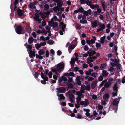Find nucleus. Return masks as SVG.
<instances>
[{"mask_svg": "<svg viewBox=\"0 0 125 125\" xmlns=\"http://www.w3.org/2000/svg\"><path fill=\"white\" fill-rule=\"evenodd\" d=\"M56 66L58 72L60 73L61 72L62 69L64 68V63L61 62L57 64Z\"/></svg>", "mask_w": 125, "mask_h": 125, "instance_id": "nucleus-1", "label": "nucleus"}, {"mask_svg": "<svg viewBox=\"0 0 125 125\" xmlns=\"http://www.w3.org/2000/svg\"><path fill=\"white\" fill-rule=\"evenodd\" d=\"M22 27L21 25H17L16 26L15 31L16 32L19 34H23L22 33Z\"/></svg>", "mask_w": 125, "mask_h": 125, "instance_id": "nucleus-2", "label": "nucleus"}, {"mask_svg": "<svg viewBox=\"0 0 125 125\" xmlns=\"http://www.w3.org/2000/svg\"><path fill=\"white\" fill-rule=\"evenodd\" d=\"M98 26L100 27L98 29L96 32H98L101 31H103L105 29V26L104 24H102L101 22L98 23Z\"/></svg>", "mask_w": 125, "mask_h": 125, "instance_id": "nucleus-3", "label": "nucleus"}, {"mask_svg": "<svg viewBox=\"0 0 125 125\" xmlns=\"http://www.w3.org/2000/svg\"><path fill=\"white\" fill-rule=\"evenodd\" d=\"M52 25L51 26H52L53 29L56 31H58L59 29L58 23L56 22H52Z\"/></svg>", "mask_w": 125, "mask_h": 125, "instance_id": "nucleus-4", "label": "nucleus"}, {"mask_svg": "<svg viewBox=\"0 0 125 125\" xmlns=\"http://www.w3.org/2000/svg\"><path fill=\"white\" fill-rule=\"evenodd\" d=\"M56 89L58 91V93L59 94L60 93H64L66 91V89L64 87H60L57 88Z\"/></svg>", "mask_w": 125, "mask_h": 125, "instance_id": "nucleus-5", "label": "nucleus"}, {"mask_svg": "<svg viewBox=\"0 0 125 125\" xmlns=\"http://www.w3.org/2000/svg\"><path fill=\"white\" fill-rule=\"evenodd\" d=\"M24 11L23 10H21L20 9H18L16 12L15 13V14L16 15L17 14L19 17H21Z\"/></svg>", "mask_w": 125, "mask_h": 125, "instance_id": "nucleus-6", "label": "nucleus"}, {"mask_svg": "<svg viewBox=\"0 0 125 125\" xmlns=\"http://www.w3.org/2000/svg\"><path fill=\"white\" fill-rule=\"evenodd\" d=\"M89 104L88 100L87 99H85V101H80V105H84V106H86Z\"/></svg>", "mask_w": 125, "mask_h": 125, "instance_id": "nucleus-7", "label": "nucleus"}, {"mask_svg": "<svg viewBox=\"0 0 125 125\" xmlns=\"http://www.w3.org/2000/svg\"><path fill=\"white\" fill-rule=\"evenodd\" d=\"M84 16H87L88 14L91 15L92 13V10L91 9H89L87 11L84 10L83 11Z\"/></svg>", "mask_w": 125, "mask_h": 125, "instance_id": "nucleus-8", "label": "nucleus"}, {"mask_svg": "<svg viewBox=\"0 0 125 125\" xmlns=\"http://www.w3.org/2000/svg\"><path fill=\"white\" fill-rule=\"evenodd\" d=\"M57 95L59 97L58 100L59 101H60L62 100H64L65 99V98L63 95V94H59L58 93H57Z\"/></svg>", "mask_w": 125, "mask_h": 125, "instance_id": "nucleus-9", "label": "nucleus"}, {"mask_svg": "<svg viewBox=\"0 0 125 125\" xmlns=\"http://www.w3.org/2000/svg\"><path fill=\"white\" fill-rule=\"evenodd\" d=\"M35 52L34 51H32V50H30L29 55L31 58H32L33 57L35 56Z\"/></svg>", "mask_w": 125, "mask_h": 125, "instance_id": "nucleus-10", "label": "nucleus"}, {"mask_svg": "<svg viewBox=\"0 0 125 125\" xmlns=\"http://www.w3.org/2000/svg\"><path fill=\"white\" fill-rule=\"evenodd\" d=\"M97 82V81H94L93 82L91 85V88L92 89H94L95 88L96 86V85Z\"/></svg>", "mask_w": 125, "mask_h": 125, "instance_id": "nucleus-11", "label": "nucleus"}, {"mask_svg": "<svg viewBox=\"0 0 125 125\" xmlns=\"http://www.w3.org/2000/svg\"><path fill=\"white\" fill-rule=\"evenodd\" d=\"M41 75L42 78L44 80L46 81V82L48 80V78L46 76L44 77V74L42 72H41Z\"/></svg>", "mask_w": 125, "mask_h": 125, "instance_id": "nucleus-12", "label": "nucleus"}, {"mask_svg": "<svg viewBox=\"0 0 125 125\" xmlns=\"http://www.w3.org/2000/svg\"><path fill=\"white\" fill-rule=\"evenodd\" d=\"M117 84V83H116L114 85L113 87L114 91L116 92H117L118 90V87Z\"/></svg>", "mask_w": 125, "mask_h": 125, "instance_id": "nucleus-13", "label": "nucleus"}, {"mask_svg": "<svg viewBox=\"0 0 125 125\" xmlns=\"http://www.w3.org/2000/svg\"><path fill=\"white\" fill-rule=\"evenodd\" d=\"M92 27L93 28H95L98 25L97 22L96 21H94L91 23Z\"/></svg>", "mask_w": 125, "mask_h": 125, "instance_id": "nucleus-14", "label": "nucleus"}, {"mask_svg": "<svg viewBox=\"0 0 125 125\" xmlns=\"http://www.w3.org/2000/svg\"><path fill=\"white\" fill-rule=\"evenodd\" d=\"M90 8L92 9H98L99 8V6L97 4H92Z\"/></svg>", "mask_w": 125, "mask_h": 125, "instance_id": "nucleus-15", "label": "nucleus"}, {"mask_svg": "<svg viewBox=\"0 0 125 125\" xmlns=\"http://www.w3.org/2000/svg\"><path fill=\"white\" fill-rule=\"evenodd\" d=\"M117 99H115L112 103V104L114 106H116L118 105L119 102L117 101Z\"/></svg>", "mask_w": 125, "mask_h": 125, "instance_id": "nucleus-16", "label": "nucleus"}, {"mask_svg": "<svg viewBox=\"0 0 125 125\" xmlns=\"http://www.w3.org/2000/svg\"><path fill=\"white\" fill-rule=\"evenodd\" d=\"M108 73L107 72V71L105 70H103L102 75L103 76L106 77L108 75Z\"/></svg>", "mask_w": 125, "mask_h": 125, "instance_id": "nucleus-17", "label": "nucleus"}, {"mask_svg": "<svg viewBox=\"0 0 125 125\" xmlns=\"http://www.w3.org/2000/svg\"><path fill=\"white\" fill-rule=\"evenodd\" d=\"M111 83H108L107 82L104 84V86L106 88H109L111 86Z\"/></svg>", "mask_w": 125, "mask_h": 125, "instance_id": "nucleus-18", "label": "nucleus"}, {"mask_svg": "<svg viewBox=\"0 0 125 125\" xmlns=\"http://www.w3.org/2000/svg\"><path fill=\"white\" fill-rule=\"evenodd\" d=\"M106 36H104L100 38L101 41H99L102 44H104V40Z\"/></svg>", "mask_w": 125, "mask_h": 125, "instance_id": "nucleus-19", "label": "nucleus"}, {"mask_svg": "<svg viewBox=\"0 0 125 125\" xmlns=\"http://www.w3.org/2000/svg\"><path fill=\"white\" fill-rule=\"evenodd\" d=\"M39 14L43 19H45L46 17L45 15V12H44L43 13L40 12L39 13Z\"/></svg>", "mask_w": 125, "mask_h": 125, "instance_id": "nucleus-20", "label": "nucleus"}, {"mask_svg": "<svg viewBox=\"0 0 125 125\" xmlns=\"http://www.w3.org/2000/svg\"><path fill=\"white\" fill-rule=\"evenodd\" d=\"M34 40V39L32 37H29L28 40V42L29 44H30L33 42Z\"/></svg>", "mask_w": 125, "mask_h": 125, "instance_id": "nucleus-21", "label": "nucleus"}, {"mask_svg": "<svg viewBox=\"0 0 125 125\" xmlns=\"http://www.w3.org/2000/svg\"><path fill=\"white\" fill-rule=\"evenodd\" d=\"M110 97V95L109 94L106 93L104 94V95L103 96V97L104 98L108 99Z\"/></svg>", "mask_w": 125, "mask_h": 125, "instance_id": "nucleus-22", "label": "nucleus"}, {"mask_svg": "<svg viewBox=\"0 0 125 125\" xmlns=\"http://www.w3.org/2000/svg\"><path fill=\"white\" fill-rule=\"evenodd\" d=\"M75 117L78 119H81L83 118V116L79 113H78L77 114L76 116Z\"/></svg>", "mask_w": 125, "mask_h": 125, "instance_id": "nucleus-23", "label": "nucleus"}, {"mask_svg": "<svg viewBox=\"0 0 125 125\" xmlns=\"http://www.w3.org/2000/svg\"><path fill=\"white\" fill-rule=\"evenodd\" d=\"M87 52L89 54L90 56H93L96 53V52L95 51H93L91 52L88 51Z\"/></svg>", "mask_w": 125, "mask_h": 125, "instance_id": "nucleus-24", "label": "nucleus"}, {"mask_svg": "<svg viewBox=\"0 0 125 125\" xmlns=\"http://www.w3.org/2000/svg\"><path fill=\"white\" fill-rule=\"evenodd\" d=\"M106 67V63L102 64L100 66V68L101 70H103Z\"/></svg>", "mask_w": 125, "mask_h": 125, "instance_id": "nucleus-25", "label": "nucleus"}, {"mask_svg": "<svg viewBox=\"0 0 125 125\" xmlns=\"http://www.w3.org/2000/svg\"><path fill=\"white\" fill-rule=\"evenodd\" d=\"M86 3L87 5L90 6V7L93 4L92 2L91 1L88 0H87Z\"/></svg>", "mask_w": 125, "mask_h": 125, "instance_id": "nucleus-26", "label": "nucleus"}, {"mask_svg": "<svg viewBox=\"0 0 125 125\" xmlns=\"http://www.w3.org/2000/svg\"><path fill=\"white\" fill-rule=\"evenodd\" d=\"M63 5V2L62 1H61L60 2L57 3V6L59 8L61 7Z\"/></svg>", "mask_w": 125, "mask_h": 125, "instance_id": "nucleus-27", "label": "nucleus"}, {"mask_svg": "<svg viewBox=\"0 0 125 125\" xmlns=\"http://www.w3.org/2000/svg\"><path fill=\"white\" fill-rule=\"evenodd\" d=\"M107 81V80L106 79L104 80L100 84L99 86L102 87V86Z\"/></svg>", "mask_w": 125, "mask_h": 125, "instance_id": "nucleus-28", "label": "nucleus"}, {"mask_svg": "<svg viewBox=\"0 0 125 125\" xmlns=\"http://www.w3.org/2000/svg\"><path fill=\"white\" fill-rule=\"evenodd\" d=\"M91 62H93V60H92V58L91 57H88L87 60V62L88 64H90V63Z\"/></svg>", "mask_w": 125, "mask_h": 125, "instance_id": "nucleus-29", "label": "nucleus"}, {"mask_svg": "<svg viewBox=\"0 0 125 125\" xmlns=\"http://www.w3.org/2000/svg\"><path fill=\"white\" fill-rule=\"evenodd\" d=\"M49 5L47 4H45L43 7L44 9L45 10H47L48 9H49Z\"/></svg>", "mask_w": 125, "mask_h": 125, "instance_id": "nucleus-30", "label": "nucleus"}, {"mask_svg": "<svg viewBox=\"0 0 125 125\" xmlns=\"http://www.w3.org/2000/svg\"><path fill=\"white\" fill-rule=\"evenodd\" d=\"M83 8L82 7H81L79 8L77 10L78 12H80L82 13H83Z\"/></svg>", "mask_w": 125, "mask_h": 125, "instance_id": "nucleus-31", "label": "nucleus"}, {"mask_svg": "<svg viewBox=\"0 0 125 125\" xmlns=\"http://www.w3.org/2000/svg\"><path fill=\"white\" fill-rule=\"evenodd\" d=\"M116 67L118 69H120L121 67V65L119 63H117L116 65Z\"/></svg>", "mask_w": 125, "mask_h": 125, "instance_id": "nucleus-32", "label": "nucleus"}, {"mask_svg": "<svg viewBox=\"0 0 125 125\" xmlns=\"http://www.w3.org/2000/svg\"><path fill=\"white\" fill-rule=\"evenodd\" d=\"M38 53L40 55H41L44 54V51L42 50H40L38 52Z\"/></svg>", "mask_w": 125, "mask_h": 125, "instance_id": "nucleus-33", "label": "nucleus"}, {"mask_svg": "<svg viewBox=\"0 0 125 125\" xmlns=\"http://www.w3.org/2000/svg\"><path fill=\"white\" fill-rule=\"evenodd\" d=\"M85 89L89 91L90 90V85H87L86 87L85 86Z\"/></svg>", "mask_w": 125, "mask_h": 125, "instance_id": "nucleus-34", "label": "nucleus"}, {"mask_svg": "<svg viewBox=\"0 0 125 125\" xmlns=\"http://www.w3.org/2000/svg\"><path fill=\"white\" fill-rule=\"evenodd\" d=\"M41 45L39 44H36L35 45V46L37 50H39L41 47Z\"/></svg>", "mask_w": 125, "mask_h": 125, "instance_id": "nucleus-35", "label": "nucleus"}, {"mask_svg": "<svg viewBox=\"0 0 125 125\" xmlns=\"http://www.w3.org/2000/svg\"><path fill=\"white\" fill-rule=\"evenodd\" d=\"M75 62V61L73 59H71V61L70 62V63L71 64H73V65H74Z\"/></svg>", "mask_w": 125, "mask_h": 125, "instance_id": "nucleus-36", "label": "nucleus"}, {"mask_svg": "<svg viewBox=\"0 0 125 125\" xmlns=\"http://www.w3.org/2000/svg\"><path fill=\"white\" fill-rule=\"evenodd\" d=\"M75 46H76L74 45H70L68 48L70 49L71 50H72L74 48Z\"/></svg>", "mask_w": 125, "mask_h": 125, "instance_id": "nucleus-37", "label": "nucleus"}, {"mask_svg": "<svg viewBox=\"0 0 125 125\" xmlns=\"http://www.w3.org/2000/svg\"><path fill=\"white\" fill-rule=\"evenodd\" d=\"M103 76H100L98 78V81H103Z\"/></svg>", "mask_w": 125, "mask_h": 125, "instance_id": "nucleus-38", "label": "nucleus"}, {"mask_svg": "<svg viewBox=\"0 0 125 125\" xmlns=\"http://www.w3.org/2000/svg\"><path fill=\"white\" fill-rule=\"evenodd\" d=\"M45 28L47 30V32L48 33H51V31L50 30V28L49 26H46L45 27Z\"/></svg>", "mask_w": 125, "mask_h": 125, "instance_id": "nucleus-39", "label": "nucleus"}, {"mask_svg": "<svg viewBox=\"0 0 125 125\" xmlns=\"http://www.w3.org/2000/svg\"><path fill=\"white\" fill-rule=\"evenodd\" d=\"M80 22L81 23L83 24L87 23V21L86 20H81L80 21Z\"/></svg>", "mask_w": 125, "mask_h": 125, "instance_id": "nucleus-40", "label": "nucleus"}, {"mask_svg": "<svg viewBox=\"0 0 125 125\" xmlns=\"http://www.w3.org/2000/svg\"><path fill=\"white\" fill-rule=\"evenodd\" d=\"M76 95L80 96H81L82 95V94L81 92L80 91H76Z\"/></svg>", "mask_w": 125, "mask_h": 125, "instance_id": "nucleus-41", "label": "nucleus"}, {"mask_svg": "<svg viewBox=\"0 0 125 125\" xmlns=\"http://www.w3.org/2000/svg\"><path fill=\"white\" fill-rule=\"evenodd\" d=\"M114 81L113 79L112 78H110L108 80V83H111V84L112 85V82Z\"/></svg>", "mask_w": 125, "mask_h": 125, "instance_id": "nucleus-42", "label": "nucleus"}, {"mask_svg": "<svg viewBox=\"0 0 125 125\" xmlns=\"http://www.w3.org/2000/svg\"><path fill=\"white\" fill-rule=\"evenodd\" d=\"M98 110H101L103 108V107L100 104H99L98 106Z\"/></svg>", "mask_w": 125, "mask_h": 125, "instance_id": "nucleus-43", "label": "nucleus"}, {"mask_svg": "<svg viewBox=\"0 0 125 125\" xmlns=\"http://www.w3.org/2000/svg\"><path fill=\"white\" fill-rule=\"evenodd\" d=\"M50 14V12L49 11L46 12H45V15L46 17H48Z\"/></svg>", "mask_w": 125, "mask_h": 125, "instance_id": "nucleus-44", "label": "nucleus"}, {"mask_svg": "<svg viewBox=\"0 0 125 125\" xmlns=\"http://www.w3.org/2000/svg\"><path fill=\"white\" fill-rule=\"evenodd\" d=\"M101 46V45L99 43L97 42L96 43V46L97 48H100Z\"/></svg>", "mask_w": 125, "mask_h": 125, "instance_id": "nucleus-45", "label": "nucleus"}, {"mask_svg": "<svg viewBox=\"0 0 125 125\" xmlns=\"http://www.w3.org/2000/svg\"><path fill=\"white\" fill-rule=\"evenodd\" d=\"M34 5V4L33 3L31 2L30 3V4L29 6L30 8L31 9L32 8V7H33Z\"/></svg>", "mask_w": 125, "mask_h": 125, "instance_id": "nucleus-46", "label": "nucleus"}, {"mask_svg": "<svg viewBox=\"0 0 125 125\" xmlns=\"http://www.w3.org/2000/svg\"><path fill=\"white\" fill-rule=\"evenodd\" d=\"M69 97V99H73L74 98V95L73 94H70Z\"/></svg>", "mask_w": 125, "mask_h": 125, "instance_id": "nucleus-47", "label": "nucleus"}, {"mask_svg": "<svg viewBox=\"0 0 125 125\" xmlns=\"http://www.w3.org/2000/svg\"><path fill=\"white\" fill-rule=\"evenodd\" d=\"M27 48L29 49L30 50H31V49H32V46L31 45H28L27 46Z\"/></svg>", "mask_w": 125, "mask_h": 125, "instance_id": "nucleus-48", "label": "nucleus"}, {"mask_svg": "<svg viewBox=\"0 0 125 125\" xmlns=\"http://www.w3.org/2000/svg\"><path fill=\"white\" fill-rule=\"evenodd\" d=\"M48 75L50 78L52 77V73L51 71H50L48 73Z\"/></svg>", "mask_w": 125, "mask_h": 125, "instance_id": "nucleus-49", "label": "nucleus"}, {"mask_svg": "<svg viewBox=\"0 0 125 125\" xmlns=\"http://www.w3.org/2000/svg\"><path fill=\"white\" fill-rule=\"evenodd\" d=\"M54 42V41L52 40H50L48 41L47 42V43L49 44H53Z\"/></svg>", "mask_w": 125, "mask_h": 125, "instance_id": "nucleus-50", "label": "nucleus"}, {"mask_svg": "<svg viewBox=\"0 0 125 125\" xmlns=\"http://www.w3.org/2000/svg\"><path fill=\"white\" fill-rule=\"evenodd\" d=\"M46 24V22L45 21L43 20V21L42 23V26H45Z\"/></svg>", "mask_w": 125, "mask_h": 125, "instance_id": "nucleus-51", "label": "nucleus"}, {"mask_svg": "<svg viewBox=\"0 0 125 125\" xmlns=\"http://www.w3.org/2000/svg\"><path fill=\"white\" fill-rule=\"evenodd\" d=\"M57 54L58 55H60L62 53V52L60 50H58L57 52Z\"/></svg>", "mask_w": 125, "mask_h": 125, "instance_id": "nucleus-52", "label": "nucleus"}, {"mask_svg": "<svg viewBox=\"0 0 125 125\" xmlns=\"http://www.w3.org/2000/svg\"><path fill=\"white\" fill-rule=\"evenodd\" d=\"M42 33H44V34L46 35L47 33V31L45 29H43L42 30Z\"/></svg>", "mask_w": 125, "mask_h": 125, "instance_id": "nucleus-53", "label": "nucleus"}, {"mask_svg": "<svg viewBox=\"0 0 125 125\" xmlns=\"http://www.w3.org/2000/svg\"><path fill=\"white\" fill-rule=\"evenodd\" d=\"M39 76V74L37 72H35L34 75V77L36 78H38Z\"/></svg>", "mask_w": 125, "mask_h": 125, "instance_id": "nucleus-54", "label": "nucleus"}, {"mask_svg": "<svg viewBox=\"0 0 125 125\" xmlns=\"http://www.w3.org/2000/svg\"><path fill=\"white\" fill-rule=\"evenodd\" d=\"M110 63L111 66L112 67H114L116 66V64L115 63L113 62H110Z\"/></svg>", "mask_w": 125, "mask_h": 125, "instance_id": "nucleus-55", "label": "nucleus"}, {"mask_svg": "<svg viewBox=\"0 0 125 125\" xmlns=\"http://www.w3.org/2000/svg\"><path fill=\"white\" fill-rule=\"evenodd\" d=\"M46 54H45V56L46 57H49V52L48 50H46Z\"/></svg>", "mask_w": 125, "mask_h": 125, "instance_id": "nucleus-56", "label": "nucleus"}, {"mask_svg": "<svg viewBox=\"0 0 125 125\" xmlns=\"http://www.w3.org/2000/svg\"><path fill=\"white\" fill-rule=\"evenodd\" d=\"M81 1V4H84L86 3L85 0H80Z\"/></svg>", "mask_w": 125, "mask_h": 125, "instance_id": "nucleus-57", "label": "nucleus"}, {"mask_svg": "<svg viewBox=\"0 0 125 125\" xmlns=\"http://www.w3.org/2000/svg\"><path fill=\"white\" fill-rule=\"evenodd\" d=\"M40 44L41 46H44L46 45V42H41Z\"/></svg>", "mask_w": 125, "mask_h": 125, "instance_id": "nucleus-58", "label": "nucleus"}, {"mask_svg": "<svg viewBox=\"0 0 125 125\" xmlns=\"http://www.w3.org/2000/svg\"><path fill=\"white\" fill-rule=\"evenodd\" d=\"M76 99L78 101H81V98L80 96H78L77 97Z\"/></svg>", "mask_w": 125, "mask_h": 125, "instance_id": "nucleus-59", "label": "nucleus"}, {"mask_svg": "<svg viewBox=\"0 0 125 125\" xmlns=\"http://www.w3.org/2000/svg\"><path fill=\"white\" fill-rule=\"evenodd\" d=\"M19 3L18 0H15L14 2V6H16V4Z\"/></svg>", "mask_w": 125, "mask_h": 125, "instance_id": "nucleus-60", "label": "nucleus"}, {"mask_svg": "<svg viewBox=\"0 0 125 125\" xmlns=\"http://www.w3.org/2000/svg\"><path fill=\"white\" fill-rule=\"evenodd\" d=\"M92 99L94 100H96L97 98V96L94 94L92 96Z\"/></svg>", "mask_w": 125, "mask_h": 125, "instance_id": "nucleus-61", "label": "nucleus"}, {"mask_svg": "<svg viewBox=\"0 0 125 125\" xmlns=\"http://www.w3.org/2000/svg\"><path fill=\"white\" fill-rule=\"evenodd\" d=\"M73 87V85L71 83L68 85V87L69 88H72Z\"/></svg>", "mask_w": 125, "mask_h": 125, "instance_id": "nucleus-62", "label": "nucleus"}, {"mask_svg": "<svg viewBox=\"0 0 125 125\" xmlns=\"http://www.w3.org/2000/svg\"><path fill=\"white\" fill-rule=\"evenodd\" d=\"M40 39L41 40H43L44 42L46 41V39L42 36L40 37Z\"/></svg>", "mask_w": 125, "mask_h": 125, "instance_id": "nucleus-63", "label": "nucleus"}, {"mask_svg": "<svg viewBox=\"0 0 125 125\" xmlns=\"http://www.w3.org/2000/svg\"><path fill=\"white\" fill-rule=\"evenodd\" d=\"M122 82L123 83H125V75L124 77L122 79Z\"/></svg>", "mask_w": 125, "mask_h": 125, "instance_id": "nucleus-64", "label": "nucleus"}]
</instances>
